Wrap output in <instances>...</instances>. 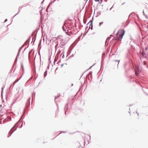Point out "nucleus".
<instances>
[{
    "instance_id": "obj_3",
    "label": "nucleus",
    "mask_w": 148,
    "mask_h": 148,
    "mask_svg": "<svg viewBox=\"0 0 148 148\" xmlns=\"http://www.w3.org/2000/svg\"><path fill=\"white\" fill-rule=\"evenodd\" d=\"M142 55L143 56L145 57H148V52H143L142 53Z\"/></svg>"
},
{
    "instance_id": "obj_7",
    "label": "nucleus",
    "mask_w": 148,
    "mask_h": 148,
    "mask_svg": "<svg viewBox=\"0 0 148 148\" xmlns=\"http://www.w3.org/2000/svg\"><path fill=\"white\" fill-rule=\"evenodd\" d=\"M135 70H137V71L139 73H140V71L139 70V67H137V68Z\"/></svg>"
},
{
    "instance_id": "obj_6",
    "label": "nucleus",
    "mask_w": 148,
    "mask_h": 148,
    "mask_svg": "<svg viewBox=\"0 0 148 148\" xmlns=\"http://www.w3.org/2000/svg\"><path fill=\"white\" fill-rule=\"evenodd\" d=\"M139 73L137 71V70H135V74L136 75H138V74Z\"/></svg>"
},
{
    "instance_id": "obj_8",
    "label": "nucleus",
    "mask_w": 148,
    "mask_h": 148,
    "mask_svg": "<svg viewBox=\"0 0 148 148\" xmlns=\"http://www.w3.org/2000/svg\"><path fill=\"white\" fill-rule=\"evenodd\" d=\"M20 79V78L18 79H17L16 80L14 81V84H15V83H16Z\"/></svg>"
},
{
    "instance_id": "obj_4",
    "label": "nucleus",
    "mask_w": 148,
    "mask_h": 148,
    "mask_svg": "<svg viewBox=\"0 0 148 148\" xmlns=\"http://www.w3.org/2000/svg\"><path fill=\"white\" fill-rule=\"evenodd\" d=\"M23 93H21L19 94V95L18 96V97L17 98L16 100H17L18 98L20 97L19 99V100H21L22 98L23 97Z\"/></svg>"
},
{
    "instance_id": "obj_10",
    "label": "nucleus",
    "mask_w": 148,
    "mask_h": 148,
    "mask_svg": "<svg viewBox=\"0 0 148 148\" xmlns=\"http://www.w3.org/2000/svg\"><path fill=\"white\" fill-rule=\"evenodd\" d=\"M95 1H96V2H97V1H99V0H95Z\"/></svg>"
},
{
    "instance_id": "obj_5",
    "label": "nucleus",
    "mask_w": 148,
    "mask_h": 148,
    "mask_svg": "<svg viewBox=\"0 0 148 148\" xmlns=\"http://www.w3.org/2000/svg\"><path fill=\"white\" fill-rule=\"evenodd\" d=\"M13 128H12L10 130V131L9 132V134L8 135H9V137L12 134V133L14 131H12V129H13Z\"/></svg>"
},
{
    "instance_id": "obj_1",
    "label": "nucleus",
    "mask_w": 148,
    "mask_h": 148,
    "mask_svg": "<svg viewBox=\"0 0 148 148\" xmlns=\"http://www.w3.org/2000/svg\"><path fill=\"white\" fill-rule=\"evenodd\" d=\"M125 33V31L123 29H120L116 34V39L119 40L120 38L121 39Z\"/></svg>"
},
{
    "instance_id": "obj_9",
    "label": "nucleus",
    "mask_w": 148,
    "mask_h": 148,
    "mask_svg": "<svg viewBox=\"0 0 148 148\" xmlns=\"http://www.w3.org/2000/svg\"><path fill=\"white\" fill-rule=\"evenodd\" d=\"M103 23V22L102 23H100L99 24V25H100V26L102 23Z\"/></svg>"
},
{
    "instance_id": "obj_2",
    "label": "nucleus",
    "mask_w": 148,
    "mask_h": 148,
    "mask_svg": "<svg viewBox=\"0 0 148 148\" xmlns=\"http://www.w3.org/2000/svg\"><path fill=\"white\" fill-rule=\"evenodd\" d=\"M144 8L145 9V10L143 11V13L144 15L146 16V15L145 14L144 11L146 12L148 10V0H145V1Z\"/></svg>"
}]
</instances>
